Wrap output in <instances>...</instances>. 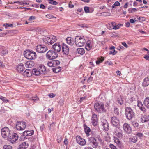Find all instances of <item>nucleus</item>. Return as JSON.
Masks as SVG:
<instances>
[{"instance_id": "obj_48", "label": "nucleus", "mask_w": 149, "mask_h": 149, "mask_svg": "<svg viewBox=\"0 0 149 149\" xmlns=\"http://www.w3.org/2000/svg\"><path fill=\"white\" fill-rule=\"evenodd\" d=\"M46 17L47 18L49 19H51L54 18H56V17H54L51 14H47L46 15Z\"/></svg>"}, {"instance_id": "obj_51", "label": "nucleus", "mask_w": 149, "mask_h": 149, "mask_svg": "<svg viewBox=\"0 0 149 149\" xmlns=\"http://www.w3.org/2000/svg\"><path fill=\"white\" fill-rule=\"evenodd\" d=\"M38 100L39 98L37 96L34 97H33L31 99V100L35 102H36L37 101H38Z\"/></svg>"}, {"instance_id": "obj_41", "label": "nucleus", "mask_w": 149, "mask_h": 149, "mask_svg": "<svg viewBox=\"0 0 149 149\" xmlns=\"http://www.w3.org/2000/svg\"><path fill=\"white\" fill-rule=\"evenodd\" d=\"M139 120L142 123L145 122H146L145 115H144L141 116V117L140 118Z\"/></svg>"}, {"instance_id": "obj_63", "label": "nucleus", "mask_w": 149, "mask_h": 149, "mask_svg": "<svg viewBox=\"0 0 149 149\" xmlns=\"http://www.w3.org/2000/svg\"><path fill=\"white\" fill-rule=\"evenodd\" d=\"M120 5V3L118 1H117L114 4V5L115 6H119Z\"/></svg>"}, {"instance_id": "obj_7", "label": "nucleus", "mask_w": 149, "mask_h": 149, "mask_svg": "<svg viewBox=\"0 0 149 149\" xmlns=\"http://www.w3.org/2000/svg\"><path fill=\"white\" fill-rule=\"evenodd\" d=\"M58 56V54L57 53L52 50L49 51L46 54V58L49 60L56 58Z\"/></svg>"}, {"instance_id": "obj_35", "label": "nucleus", "mask_w": 149, "mask_h": 149, "mask_svg": "<svg viewBox=\"0 0 149 149\" xmlns=\"http://www.w3.org/2000/svg\"><path fill=\"white\" fill-rule=\"evenodd\" d=\"M117 102L118 104L120 105H122L124 103L123 99L121 96H120L117 99Z\"/></svg>"}, {"instance_id": "obj_34", "label": "nucleus", "mask_w": 149, "mask_h": 149, "mask_svg": "<svg viewBox=\"0 0 149 149\" xmlns=\"http://www.w3.org/2000/svg\"><path fill=\"white\" fill-rule=\"evenodd\" d=\"M0 51H1V53L3 54H5L8 53V51L5 49L3 47L0 46Z\"/></svg>"}, {"instance_id": "obj_15", "label": "nucleus", "mask_w": 149, "mask_h": 149, "mask_svg": "<svg viewBox=\"0 0 149 149\" xmlns=\"http://www.w3.org/2000/svg\"><path fill=\"white\" fill-rule=\"evenodd\" d=\"M76 141L77 143L81 146H84L86 144L85 140L79 135H77L76 137Z\"/></svg>"}, {"instance_id": "obj_46", "label": "nucleus", "mask_w": 149, "mask_h": 149, "mask_svg": "<svg viewBox=\"0 0 149 149\" xmlns=\"http://www.w3.org/2000/svg\"><path fill=\"white\" fill-rule=\"evenodd\" d=\"M114 142L117 144H120L121 143V142L116 137H114Z\"/></svg>"}, {"instance_id": "obj_5", "label": "nucleus", "mask_w": 149, "mask_h": 149, "mask_svg": "<svg viewBox=\"0 0 149 149\" xmlns=\"http://www.w3.org/2000/svg\"><path fill=\"white\" fill-rule=\"evenodd\" d=\"M57 40L55 36L53 35L50 37L45 36L43 38V40L44 43L49 45H52L56 42Z\"/></svg>"}, {"instance_id": "obj_1", "label": "nucleus", "mask_w": 149, "mask_h": 149, "mask_svg": "<svg viewBox=\"0 0 149 149\" xmlns=\"http://www.w3.org/2000/svg\"><path fill=\"white\" fill-rule=\"evenodd\" d=\"M49 72L44 65H40L37 69H34L32 70L33 73L35 75H40L41 74H45Z\"/></svg>"}, {"instance_id": "obj_3", "label": "nucleus", "mask_w": 149, "mask_h": 149, "mask_svg": "<svg viewBox=\"0 0 149 149\" xmlns=\"http://www.w3.org/2000/svg\"><path fill=\"white\" fill-rule=\"evenodd\" d=\"M24 55L25 57L28 59H34L36 58V53L33 51L26 50L24 51Z\"/></svg>"}, {"instance_id": "obj_33", "label": "nucleus", "mask_w": 149, "mask_h": 149, "mask_svg": "<svg viewBox=\"0 0 149 149\" xmlns=\"http://www.w3.org/2000/svg\"><path fill=\"white\" fill-rule=\"evenodd\" d=\"M111 24L113 27V29H118L122 25V24H118L117 25H116V23H111Z\"/></svg>"}, {"instance_id": "obj_10", "label": "nucleus", "mask_w": 149, "mask_h": 149, "mask_svg": "<svg viewBox=\"0 0 149 149\" xmlns=\"http://www.w3.org/2000/svg\"><path fill=\"white\" fill-rule=\"evenodd\" d=\"M36 51L40 53H43L47 50V48L45 45H38L36 48Z\"/></svg>"}, {"instance_id": "obj_4", "label": "nucleus", "mask_w": 149, "mask_h": 149, "mask_svg": "<svg viewBox=\"0 0 149 149\" xmlns=\"http://www.w3.org/2000/svg\"><path fill=\"white\" fill-rule=\"evenodd\" d=\"M125 115L126 118L129 120H132L134 117L135 113L130 107L125 108Z\"/></svg>"}, {"instance_id": "obj_39", "label": "nucleus", "mask_w": 149, "mask_h": 149, "mask_svg": "<svg viewBox=\"0 0 149 149\" xmlns=\"http://www.w3.org/2000/svg\"><path fill=\"white\" fill-rule=\"evenodd\" d=\"M139 10L138 8H129L128 9L129 13H133L135 12H136Z\"/></svg>"}, {"instance_id": "obj_23", "label": "nucleus", "mask_w": 149, "mask_h": 149, "mask_svg": "<svg viewBox=\"0 0 149 149\" xmlns=\"http://www.w3.org/2000/svg\"><path fill=\"white\" fill-rule=\"evenodd\" d=\"M115 133V135L118 138H121L123 136L122 131L119 128H116Z\"/></svg>"}, {"instance_id": "obj_24", "label": "nucleus", "mask_w": 149, "mask_h": 149, "mask_svg": "<svg viewBox=\"0 0 149 149\" xmlns=\"http://www.w3.org/2000/svg\"><path fill=\"white\" fill-rule=\"evenodd\" d=\"M66 42L67 44L71 46H72L74 44V42L73 39L70 37H68L66 39Z\"/></svg>"}, {"instance_id": "obj_52", "label": "nucleus", "mask_w": 149, "mask_h": 149, "mask_svg": "<svg viewBox=\"0 0 149 149\" xmlns=\"http://www.w3.org/2000/svg\"><path fill=\"white\" fill-rule=\"evenodd\" d=\"M85 12L86 13H88L89 12V8L87 6H85L84 8Z\"/></svg>"}, {"instance_id": "obj_26", "label": "nucleus", "mask_w": 149, "mask_h": 149, "mask_svg": "<svg viewBox=\"0 0 149 149\" xmlns=\"http://www.w3.org/2000/svg\"><path fill=\"white\" fill-rule=\"evenodd\" d=\"M24 69V67L23 64L21 63L20 64L18 65L16 67V69L17 71L19 73H20L22 72Z\"/></svg>"}, {"instance_id": "obj_47", "label": "nucleus", "mask_w": 149, "mask_h": 149, "mask_svg": "<svg viewBox=\"0 0 149 149\" xmlns=\"http://www.w3.org/2000/svg\"><path fill=\"white\" fill-rule=\"evenodd\" d=\"M3 25L6 29L8 27H11L13 26L12 24L10 23H6V24H4Z\"/></svg>"}, {"instance_id": "obj_19", "label": "nucleus", "mask_w": 149, "mask_h": 149, "mask_svg": "<svg viewBox=\"0 0 149 149\" xmlns=\"http://www.w3.org/2000/svg\"><path fill=\"white\" fill-rule=\"evenodd\" d=\"M33 134L34 131L33 130L30 131L26 130L23 132L22 135L25 138L26 136H30L33 135Z\"/></svg>"}, {"instance_id": "obj_28", "label": "nucleus", "mask_w": 149, "mask_h": 149, "mask_svg": "<svg viewBox=\"0 0 149 149\" xmlns=\"http://www.w3.org/2000/svg\"><path fill=\"white\" fill-rule=\"evenodd\" d=\"M29 146V144L26 142H23L20 144L19 146V148L20 149H25L27 148Z\"/></svg>"}, {"instance_id": "obj_60", "label": "nucleus", "mask_w": 149, "mask_h": 149, "mask_svg": "<svg viewBox=\"0 0 149 149\" xmlns=\"http://www.w3.org/2000/svg\"><path fill=\"white\" fill-rule=\"evenodd\" d=\"M143 135V134L142 133H138L136 134L137 136H138L139 137H141Z\"/></svg>"}, {"instance_id": "obj_21", "label": "nucleus", "mask_w": 149, "mask_h": 149, "mask_svg": "<svg viewBox=\"0 0 149 149\" xmlns=\"http://www.w3.org/2000/svg\"><path fill=\"white\" fill-rule=\"evenodd\" d=\"M35 65V63L33 61L30 60L27 61L25 63V66L28 68H31Z\"/></svg>"}, {"instance_id": "obj_40", "label": "nucleus", "mask_w": 149, "mask_h": 149, "mask_svg": "<svg viewBox=\"0 0 149 149\" xmlns=\"http://www.w3.org/2000/svg\"><path fill=\"white\" fill-rule=\"evenodd\" d=\"M137 137L135 136L130 138V140L133 143H135L137 141Z\"/></svg>"}, {"instance_id": "obj_55", "label": "nucleus", "mask_w": 149, "mask_h": 149, "mask_svg": "<svg viewBox=\"0 0 149 149\" xmlns=\"http://www.w3.org/2000/svg\"><path fill=\"white\" fill-rule=\"evenodd\" d=\"M86 98V97H81L80 99L79 100H78V102H79V103H80L82 102L83 100H85Z\"/></svg>"}, {"instance_id": "obj_25", "label": "nucleus", "mask_w": 149, "mask_h": 149, "mask_svg": "<svg viewBox=\"0 0 149 149\" xmlns=\"http://www.w3.org/2000/svg\"><path fill=\"white\" fill-rule=\"evenodd\" d=\"M84 128L86 136H89V133L91 131V129L85 124H84Z\"/></svg>"}, {"instance_id": "obj_44", "label": "nucleus", "mask_w": 149, "mask_h": 149, "mask_svg": "<svg viewBox=\"0 0 149 149\" xmlns=\"http://www.w3.org/2000/svg\"><path fill=\"white\" fill-rule=\"evenodd\" d=\"M48 2L49 4L54 5H56L58 4V3L56 1L53 0H49Z\"/></svg>"}, {"instance_id": "obj_29", "label": "nucleus", "mask_w": 149, "mask_h": 149, "mask_svg": "<svg viewBox=\"0 0 149 149\" xmlns=\"http://www.w3.org/2000/svg\"><path fill=\"white\" fill-rule=\"evenodd\" d=\"M144 106L147 108L149 109V97L146 98L143 101Z\"/></svg>"}, {"instance_id": "obj_12", "label": "nucleus", "mask_w": 149, "mask_h": 149, "mask_svg": "<svg viewBox=\"0 0 149 149\" xmlns=\"http://www.w3.org/2000/svg\"><path fill=\"white\" fill-rule=\"evenodd\" d=\"M18 138V136L17 134L15 133H10V135L8 139H10V141L11 143L13 144L16 143Z\"/></svg>"}, {"instance_id": "obj_37", "label": "nucleus", "mask_w": 149, "mask_h": 149, "mask_svg": "<svg viewBox=\"0 0 149 149\" xmlns=\"http://www.w3.org/2000/svg\"><path fill=\"white\" fill-rule=\"evenodd\" d=\"M104 60V58L101 56L100 58H99L96 61V63L97 65L99 64L100 63H102Z\"/></svg>"}, {"instance_id": "obj_20", "label": "nucleus", "mask_w": 149, "mask_h": 149, "mask_svg": "<svg viewBox=\"0 0 149 149\" xmlns=\"http://www.w3.org/2000/svg\"><path fill=\"white\" fill-rule=\"evenodd\" d=\"M137 106L139 108V109L143 112H146V110L143 106L140 100L137 101Z\"/></svg>"}, {"instance_id": "obj_42", "label": "nucleus", "mask_w": 149, "mask_h": 149, "mask_svg": "<svg viewBox=\"0 0 149 149\" xmlns=\"http://www.w3.org/2000/svg\"><path fill=\"white\" fill-rule=\"evenodd\" d=\"M53 61V63L54 65V67H55L56 66L58 65L60 63V62L58 60H54Z\"/></svg>"}, {"instance_id": "obj_53", "label": "nucleus", "mask_w": 149, "mask_h": 149, "mask_svg": "<svg viewBox=\"0 0 149 149\" xmlns=\"http://www.w3.org/2000/svg\"><path fill=\"white\" fill-rule=\"evenodd\" d=\"M117 52L114 50L113 51H110L109 52V54H112L113 55H115L116 54Z\"/></svg>"}, {"instance_id": "obj_27", "label": "nucleus", "mask_w": 149, "mask_h": 149, "mask_svg": "<svg viewBox=\"0 0 149 149\" xmlns=\"http://www.w3.org/2000/svg\"><path fill=\"white\" fill-rule=\"evenodd\" d=\"M102 125L103 126L104 130L105 131H107L109 130V124L107 120H104L102 122Z\"/></svg>"}, {"instance_id": "obj_59", "label": "nucleus", "mask_w": 149, "mask_h": 149, "mask_svg": "<svg viewBox=\"0 0 149 149\" xmlns=\"http://www.w3.org/2000/svg\"><path fill=\"white\" fill-rule=\"evenodd\" d=\"M93 79V77L91 76H90L87 80V82L88 83L91 82Z\"/></svg>"}, {"instance_id": "obj_54", "label": "nucleus", "mask_w": 149, "mask_h": 149, "mask_svg": "<svg viewBox=\"0 0 149 149\" xmlns=\"http://www.w3.org/2000/svg\"><path fill=\"white\" fill-rule=\"evenodd\" d=\"M132 125L134 127H137L139 126V124L136 121H133L132 123Z\"/></svg>"}, {"instance_id": "obj_9", "label": "nucleus", "mask_w": 149, "mask_h": 149, "mask_svg": "<svg viewBox=\"0 0 149 149\" xmlns=\"http://www.w3.org/2000/svg\"><path fill=\"white\" fill-rule=\"evenodd\" d=\"M26 122L23 121H17L15 125L16 128L18 130H24L26 127Z\"/></svg>"}, {"instance_id": "obj_22", "label": "nucleus", "mask_w": 149, "mask_h": 149, "mask_svg": "<svg viewBox=\"0 0 149 149\" xmlns=\"http://www.w3.org/2000/svg\"><path fill=\"white\" fill-rule=\"evenodd\" d=\"M32 71L29 69H26L23 73V75L24 77H30L32 75Z\"/></svg>"}, {"instance_id": "obj_8", "label": "nucleus", "mask_w": 149, "mask_h": 149, "mask_svg": "<svg viewBox=\"0 0 149 149\" xmlns=\"http://www.w3.org/2000/svg\"><path fill=\"white\" fill-rule=\"evenodd\" d=\"M11 133V130L7 127H5L1 130V135L4 138H7L8 139Z\"/></svg>"}, {"instance_id": "obj_2", "label": "nucleus", "mask_w": 149, "mask_h": 149, "mask_svg": "<svg viewBox=\"0 0 149 149\" xmlns=\"http://www.w3.org/2000/svg\"><path fill=\"white\" fill-rule=\"evenodd\" d=\"M95 110L98 113H105L106 110L104 107V104L100 102H96L94 105Z\"/></svg>"}, {"instance_id": "obj_57", "label": "nucleus", "mask_w": 149, "mask_h": 149, "mask_svg": "<svg viewBox=\"0 0 149 149\" xmlns=\"http://www.w3.org/2000/svg\"><path fill=\"white\" fill-rule=\"evenodd\" d=\"M105 64H108L111 65H113L112 62L111 61H107L105 62Z\"/></svg>"}, {"instance_id": "obj_36", "label": "nucleus", "mask_w": 149, "mask_h": 149, "mask_svg": "<svg viewBox=\"0 0 149 149\" xmlns=\"http://www.w3.org/2000/svg\"><path fill=\"white\" fill-rule=\"evenodd\" d=\"M53 72L55 73H58L60 72L61 70V67H58L56 68H53L52 69Z\"/></svg>"}, {"instance_id": "obj_31", "label": "nucleus", "mask_w": 149, "mask_h": 149, "mask_svg": "<svg viewBox=\"0 0 149 149\" xmlns=\"http://www.w3.org/2000/svg\"><path fill=\"white\" fill-rule=\"evenodd\" d=\"M92 48V46L91 44V42L90 40L87 41L85 46V49L88 51L91 49Z\"/></svg>"}, {"instance_id": "obj_17", "label": "nucleus", "mask_w": 149, "mask_h": 149, "mask_svg": "<svg viewBox=\"0 0 149 149\" xmlns=\"http://www.w3.org/2000/svg\"><path fill=\"white\" fill-rule=\"evenodd\" d=\"M125 131L126 133L130 134L132 132V129L130 125L126 123H125L123 126Z\"/></svg>"}, {"instance_id": "obj_38", "label": "nucleus", "mask_w": 149, "mask_h": 149, "mask_svg": "<svg viewBox=\"0 0 149 149\" xmlns=\"http://www.w3.org/2000/svg\"><path fill=\"white\" fill-rule=\"evenodd\" d=\"M114 113L116 116H118L119 115V109L117 107H114Z\"/></svg>"}, {"instance_id": "obj_58", "label": "nucleus", "mask_w": 149, "mask_h": 149, "mask_svg": "<svg viewBox=\"0 0 149 149\" xmlns=\"http://www.w3.org/2000/svg\"><path fill=\"white\" fill-rule=\"evenodd\" d=\"M35 19V17L33 16H31L28 19L29 21H31L33 20H34Z\"/></svg>"}, {"instance_id": "obj_11", "label": "nucleus", "mask_w": 149, "mask_h": 149, "mask_svg": "<svg viewBox=\"0 0 149 149\" xmlns=\"http://www.w3.org/2000/svg\"><path fill=\"white\" fill-rule=\"evenodd\" d=\"M88 140L89 143H91L92 147L94 148H96L98 146V143L97 142L96 140L93 137H91L88 138Z\"/></svg>"}, {"instance_id": "obj_16", "label": "nucleus", "mask_w": 149, "mask_h": 149, "mask_svg": "<svg viewBox=\"0 0 149 149\" xmlns=\"http://www.w3.org/2000/svg\"><path fill=\"white\" fill-rule=\"evenodd\" d=\"M52 47L54 52L56 53L60 52L61 50V45L59 43H56L54 44Z\"/></svg>"}, {"instance_id": "obj_56", "label": "nucleus", "mask_w": 149, "mask_h": 149, "mask_svg": "<svg viewBox=\"0 0 149 149\" xmlns=\"http://www.w3.org/2000/svg\"><path fill=\"white\" fill-rule=\"evenodd\" d=\"M109 147L111 149H117L116 147L113 144H110Z\"/></svg>"}, {"instance_id": "obj_18", "label": "nucleus", "mask_w": 149, "mask_h": 149, "mask_svg": "<svg viewBox=\"0 0 149 149\" xmlns=\"http://www.w3.org/2000/svg\"><path fill=\"white\" fill-rule=\"evenodd\" d=\"M92 123L94 126H96L97 123L98 119L97 115L95 113L93 114L91 118Z\"/></svg>"}, {"instance_id": "obj_30", "label": "nucleus", "mask_w": 149, "mask_h": 149, "mask_svg": "<svg viewBox=\"0 0 149 149\" xmlns=\"http://www.w3.org/2000/svg\"><path fill=\"white\" fill-rule=\"evenodd\" d=\"M149 85V79L148 77L145 78L142 83V86L143 87H146Z\"/></svg>"}, {"instance_id": "obj_13", "label": "nucleus", "mask_w": 149, "mask_h": 149, "mask_svg": "<svg viewBox=\"0 0 149 149\" xmlns=\"http://www.w3.org/2000/svg\"><path fill=\"white\" fill-rule=\"evenodd\" d=\"M61 50L63 54L68 55L69 52V48L66 44L62 43L61 45Z\"/></svg>"}, {"instance_id": "obj_32", "label": "nucleus", "mask_w": 149, "mask_h": 149, "mask_svg": "<svg viewBox=\"0 0 149 149\" xmlns=\"http://www.w3.org/2000/svg\"><path fill=\"white\" fill-rule=\"evenodd\" d=\"M85 51L84 49L82 48H79L77 49L76 53L81 55H83L85 53Z\"/></svg>"}, {"instance_id": "obj_50", "label": "nucleus", "mask_w": 149, "mask_h": 149, "mask_svg": "<svg viewBox=\"0 0 149 149\" xmlns=\"http://www.w3.org/2000/svg\"><path fill=\"white\" fill-rule=\"evenodd\" d=\"M98 141L100 142L101 144H102L103 143V141L102 139L99 136L97 137Z\"/></svg>"}, {"instance_id": "obj_45", "label": "nucleus", "mask_w": 149, "mask_h": 149, "mask_svg": "<svg viewBox=\"0 0 149 149\" xmlns=\"http://www.w3.org/2000/svg\"><path fill=\"white\" fill-rule=\"evenodd\" d=\"M3 149H12V147L10 145H5L4 146Z\"/></svg>"}, {"instance_id": "obj_64", "label": "nucleus", "mask_w": 149, "mask_h": 149, "mask_svg": "<svg viewBox=\"0 0 149 149\" xmlns=\"http://www.w3.org/2000/svg\"><path fill=\"white\" fill-rule=\"evenodd\" d=\"M146 122L149 121V115H145Z\"/></svg>"}, {"instance_id": "obj_62", "label": "nucleus", "mask_w": 149, "mask_h": 149, "mask_svg": "<svg viewBox=\"0 0 149 149\" xmlns=\"http://www.w3.org/2000/svg\"><path fill=\"white\" fill-rule=\"evenodd\" d=\"M144 58L146 60L149 61V56L146 55L144 56Z\"/></svg>"}, {"instance_id": "obj_49", "label": "nucleus", "mask_w": 149, "mask_h": 149, "mask_svg": "<svg viewBox=\"0 0 149 149\" xmlns=\"http://www.w3.org/2000/svg\"><path fill=\"white\" fill-rule=\"evenodd\" d=\"M53 60L49 61L47 63V65L50 67H54Z\"/></svg>"}, {"instance_id": "obj_43", "label": "nucleus", "mask_w": 149, "mask_h": 149, "mask_svg": "<svg viewBox=\"0 0 149 149\" xmlns=\"http://www.w3.org/2000/svg\"><path fill=\"white\" fill-rule=\"evenodd\" d=\"M0 99L3 102L5 103L8 102L9 101V100L6 97H3L2 96H0Z\"/></svg>"}, {"instance_id": "obj_61", "label": "nucleus", "mask_w": 149, "mask_h": 149, "mask_svg": "<svg viewBox=\"0 0 149 149\" xmlns=\"http://www.w3.org/2000/svg\"><path fill=\"white\" fill-rule=\"evenodd\" d=\"M136 21H137L135 19H131L130 20V22L131 23H134Z\"/></svg>"}, {"instance_id": "obj_14", "label": "nucleus", "mask_w": 149, "mask_h": 149, "mask_svg": "<svg viewBox=\"0 0 149 149\" xmlns=\"http://www.w3.org/2000/svg\"><path fill=\"white\" fill-rule=\"evenodd\" d=\"M111 122L112 124L116 128L119 126L120 122L119 119L115 116L112 117L111 118Z\"/></svg>"}, {"instance_id": "obj_6", "label": "nucleus", "mask_w": 149, "mask_h": 149, "mask_svg": "<svg viewBox=\"0 0 149 149\" xmlns=\"http://www.w3.org/2000/svg\"><path fill=\"white\" fill-rule=\"evenodd\" d=\"M86 42V40L84 37L79 36H76L75 38V43L77 47H82L84 46Z\"/></svg>"}]
</instances>
